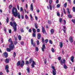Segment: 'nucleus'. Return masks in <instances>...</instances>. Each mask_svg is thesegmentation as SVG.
<instances>
[{
  "instance_id": "obj_53",
  "label": "nucleus",
  "mask_w": 75,
  "mask_h": 75,
  "mask_svg": "<svg viewBox=\"0 0 75 75\" xmlns=\"http://www.w3.org/2000/svg\"><path fill=\"white\" fill-rule=\"evenodd\" d=\"M52 68L53 69V71H54V70H55V67H54V66L52 67Z\"/></svg>"
},
{
  "instance_id": "obj_33",
  "label": "nucleus",
  "mask_w": 75,
  "mask_h": 75,
  "mask_svg": "<svg viewBox=\"0 0 75 75\" xmlns=\"http://www.w3.org/2000/svg\"><path fill=\"white\" fill-rule=\"evenodd\" d=\"M33 37H35L36 35V34L35 33H33Z\"/></svg>"
},
{
  "instance_id": "obj_38",
  "label": "nucleus",
  "mask_w": 75,
  "mask_h": 75,
  "mask_svg": "<svg viewBox=\"0 0 75 75\" xmlns=\"http://www.w3.org/2000/svg\"><path fill=\"white\" fill-rule=\"evenodd\" d=\"M36 31H37V33H40V29H37Z\"/></svg>"
},
{
  "instance_id": "obj_48",
  "label": "nucleus",
  "mask_w": 75,
  "mask_h": 75,
  "mask_svg": "<svg viewBox=\"0 0 75 75\" xmlns=\"http://www.w3.org/2000/svg\"><path fill=\"white\" fill-rule=\"evenodd\" d=\"M12 7H13L12 5H10L9 6V8H10V9L11 8H12Z\"/></svg>"
},
{
  "instance_id": "obj_29",
  "label": "nucleus",
  "mask_w": 75,
  "mask_h": 75,
  "mask_svg": "<svg viewBox=\"0 0 75 75\" xmlns=\"http://www.w3.org/2000/svg\"><path fill=\"white\" fill-rule=\"evenodd\" d=\"M8 42H11H11H12V43H13V41H11V38H10L9 40H8Z\"/></svg>"
},
{
  "instance_id": "obj_36",
  "label": "nucleus",
  "mask_w": 75,
  "mask_h": 75,
  "mask_svg": "<svg viewBox=\"0 0 75 75\" xmlns=\"http://www.w3.org/2000/svg\"><path fill=\"white\" fill-rule=\"evenodd\" d=\"M25 18H26V19H27V20L28 19V16L27 15H25Z\"/></svg>"
},
{
  "instance_id": "obj_55",
  "label": "nucleus",
  "mask_w": 75,
  "mask_h": 75,
  "mask_svg": "<svg viewBox=\"0 0 75 75\" xmlns=\"http://www.w3.org/2000/svg\"><path fill=\"white\" fill-rule=\"evenodd\" d=\"M57 8H59L60 7V5L59 4H58L57 5Z\"/></svg>"
},
{
  "instance_id": "obj_12",
  "label": "nucleus",
  "mask_w": 75,
  "mask_h": 75,
  "mask_svg": "<svg viewBox=\"0 0 75 75\" xmlns=\"http://www.w3.org/2000/svg\"><path fill=\"white\" fill-rule=\"evenodd\" d=\"M4 55L5 56V58L7 57L8 56V54L6 52H5L4 53Z\"/></svg>"
},
{
  "instance_id": "obj_61",
  "label": "nucleus",
  "mask_w": 75,
  "mask_h": 75,
  "mask_svg": "<svg viewBox=\"0 0 75 75\" xmlns=\"http://www.w3.org/2000/svg\"><path fill=\"white\" fill-rule=\"evenodd\" d=\"M63 21H64V25H65V24H66V21L65 20H64Z\"/></svg>"
},
{
  "instance_id": "obj_26",
  "label": "nucleus",
  "mask_w": 75,
  "mask_h": 75,
  "mask_svg": "<svg viewBox=\"0 0 75 75\" xmlns=\"http://www.w3.org/2000/svg\"><path fill=\"white\" fill-rule=\"evenodd\" d=\"M64 69H67V68H68L67 66L65 64H64Z\"/></svg>"
},
{
  "instance_id": "obj_58",
  "label": "nucleus",
  "mask_w": 75,
  "mask_h": 75,
  "mask_svg": "<svg viewBox=\"0 0 75 75\" xmlns=\"http://www.w3.org/2000/svg\"><path fill=\"white\" fill-rule=\"evenodd\" d=\"M59 3V1L58 0H56V3L58 4Z\"/></svg>"
},
{
  "instance_id": "obj_56",
  "label": "nucleus",
  "mask_w": 75,
  "mask_h": 75,
  "mask_svg": "<svg viewBox=\"0 0 75 75\" xmlns=\"http://www.w3.org/2000/svg\"><path fill=\"white\" fill-rule=\"evenodd\" d=\"M61 59V57H59L58 58V59L59 61H60Z\"/></svg>"
},
{
  "instance_id": "obj_4",
  "label": "nucleus",
  "mask_w": 75,
  "mask_h": 75,
  "mask_svg": "<svg viewBox=\"0 0 75 75\" xmlns=\"http://www.w3.org/2000/svg\"><path fill=\"white\" fill-rule=\"evenodd\" d=\"M52 0H50L49 1V3L50 4L49 5V6L50 9V10H52V6L51 5V4L52 3Z\"/></svg>"
},
{
  "instance_id": "obj_44",
  "label": "nucleus",
  "mask_w": 75,
  "mask_h": 75,
  "mask_svg": "<svg viewBox=\"0 0 75 75\" xmlns=\"http://www.w3.org/2000/svg\"><path fill=\"white\" fill-rule=\"evenodd\" d=\"M13 42L15 45H16V44H17V43H18V42L17 41H14Z\"/></svg>"
},
{
  "instance_id": "obj_41",
  "label": "nucleus",
  "mask_w": 75,
  "mask_h": 75,
  "mask_svg": "<svg viewBox=\"0 0 75 75\" xmlns=\"http://www.w3.org/2000/svg\"><path fill=\"white\" fill-rule=\"evenodd\" d=\"M51 50H52V52H54L55 51V50H54V48H52Z\"/></svg>"
},
{
  "instance_id": "obj_3",
  "label": "nucleus",
  "mask_w": 75,
  "mask_h": 75,
  "mask_svg": "<svg viewBox=\"0 0 75 75\" xmlns=\"http://www.w3.org/2000/svg\"><path fill=\"white\" fill-rule=\"evenodd\" d=\"M9 48L11 49V50H13V49L14 48V45L13 43H12V42L11 43V44L10 45Z\"/></svg>"
},
{
  "instance_id": "obj_10",
  "label": "nucleus",
  "mask_w": 75,
  "mask_h": 75,
  "mask_svg": "<svg viewBox=\"0 0 75 75\" xmlns=\"http://www.w3.org/2000/svg\"><path fill=\"white\" fill-rule=\"evenodd\" d=\"M41 38V34L38 33V40H40Z\"/></svg>"
},
{
  "instance_id": "obj_46",
  "label": "nucleus",
  "mask_w": 75,
  "mask_h": 75,
  "mask_svg": "<svg viewBox=\"0 0 75 75\" xmlns=\"http://www.w3.org/2000/svg\"><path fill=\"white\" fill-rule=\"evenodd\" d=\"M49 43L51 44H52V42L51 40H49Z\"/></svg>"
},
{
  "instance_id": "obj_30",
  "label": "nucleus",
  "mask_w": 75,
  "mask_h": 75,
  "mask_svg": "<svg viewBox=\"0 0 75 75\" xmlns=\"http://www.w3.org/2000/svg\"><path fill=\"white\" fill-rule=\"evenodd\" d=\"M67 12L68 14H70V12H69V9L68 8H67Z\"/></svg>"
},
{
  "instance_id": "obj_17",
  "label": "nucleus",
  "mask_w": 75,
  "mask_h": 75,
  "mask_svg": "<svg viewBox=\"0 0 75 75\" xmlns=\"http://www.w3.org/2000/svg\"><path fill=\"white\" fill-rule=\"evenodd\" d=\"M52 73L53 75H56V70H52Z\"/></svg>"
},
{
  "instance_id": "obj_52",
  "label": "nucleus",
  "mask_w": 75,
  "mask_h": 75,
  "mask_svg": "<svg viewBox=\"0 0 75 75\" xmlns=\"http://www.w3.org/2000/svg\"><path fill=\"white\" fill-rule=\"evenodd\" d=\"M16 52H13V57H16Z\"/></svg>"
},
{
  "instance_id": "obj_57",
  "label": "nucleus",
  "mask_w": 75,
  "mask_h": 75,
  "mask_svg": "<svg viewBox=\"0 0 75 75\" xmlns=\"http://www.w3.org/2000/svg\"><path fill=\"white\" fill-rule=\"evenodd\" d=\"M42 42H44V39L43 38H42Z\"/></svg>"
},
{
  "instance_id": "obj_18",
  "label": "nucleus",
  "mask_w": 75,
  "mask_h": 75,
  "mask_svg": "<svg viewBox=\"0 0 75 75\" xmlns=\"http://www.w3.org/2000/svg\"><path fill=\"white\" fill-rule=\"evenodd\" d=\"M37 23H35V27L36 29L38 28V27L37 26Z\"/></svg>"
},
{
  "instance_id": "obj_43",
  "label": "nucleus",
  "mask_w": 75,
  "mask_h": 75,
  "mask_svg": "<svg viewBox=\"0 0 75 75\" xmlns=\"http://www.w3.org/2000/svg\"><path fill=\"white\" fill-rule=\"evenodd\" d=\"M59 22L61 23L62 22V18H60L59 19Z\"/></svg>"
},
{
  "instance_id": "obj_45",
  "label": "nucleus",
  "mask_w": 75,
  "mask_h": 75,
  "mask_svg": "<svg viewBox=\"0 0 75 75\" xmlns=\"http://www.w3.org/2000/svg\"><path fill=\"white\" fill-rule=\"evenodd\" d=\"M57 16H58L59 17L60 16V14H59V13L58 12L57 13Z\"/></svg>"
},
{
  "instance_id": "obj_5",
  "label": "nucleus",
  "mask_w": 75,
  "mask_h": 75,
  "mask_svg": "<svg viewBox=\"0 0 75 75\" xmlns=\"http://www.w3.org/2000/svg\"><path fill=\"white\" fill-rule=\"evenodd\" d=\"M42 32H43V33L44 34H47V33H46V31H45V29L43 27V26H42Z\"/></svg>"
},
{
  "instance_id": "obj_25",
  "label": "nucleus",
  "mask_w": 75,
  "mask_h": 75,
  "mask_svg": "<svg viewBox=\"0 0 75 75\" xmlns=\"http://www.w3.org/2000/svg\"><path fill=\"white\" fill-rule=\"evenodd\" d=\"M11 49H10V48H7V51L8 52H10L11 51Z\"/></svg>"
},
{
  "instance_id": "obj_31",
  "label": "nucleus",
  "mask_w": 75,
  "mask_h": 75,
  "mask_svg": "<svg viewBox=\"0 0 75 75\" xmlns=\"http://www.w3.org/2000/svg\"><path fill=\"white\" fill-rule=\"evenodd\" d=\"M54 30L53 29H52L51 30V34H53L54 33Z\"/></svg>"
},
{
  "instance_id": "obj_7",
  "label": "nucleus",
  "mask_w": 75,
  "mask_h": 75,
  "mask_svg": "<svg viewBox=\"0 0 75 75\" xmlns=\"http://www.w3.org/2000/svg\"><path fill=\"white\" fill-rule=\"evenodd\" d=\"M65 60L64 59L63 60H60V63L62 65H63V64H65Z\"/></svg>"
},
{
  "instance_id": "obj_20",
  "label": "nucleus",
  "mask_w": 75,
  "mask_h": 75,
  "mask_svg": "<svg viewBox=\"0 0 75 75\" xmlns=\"http://www.w3.org/2000/svg\"><path fill=\"white\" fill-rule=\"evenodd\" d=\"M74 56H72L71 57V60L72 62H74Z\"/></svg>"
},
{
  "instance_id": "obj_54",
  "label": "nucleus",
  "mask_w": 75,
  "mask_h": 75,
  "mask_svg": "<svg viewBox=\"0 0 75 75\" xmlns=\"http://www.w3.org/2000/svg\"><path fill=\"white\" fill-rule=\"evenodd\" d=\"M17 8L18 9V10H20V8H19V6L18 5H17Z\"/></svg>"
},
{
  "instance_id": "obj_16",
  "label": "nucleus",
  "mask_w": 75,
  "mask_h": 75,
  "mask_svg": "<svg viewBox=\"0 0 75 75\" xmlns=\"http://www.w3.org/2000/svg\"><path fill=\"white\" fill-rule=\"evenodd\" d=\"M26 70L28 73H30V68L29 67H27Z\"/></svg>"
},
{
  "instance_id": "obj_19",
  "label": "nucleus",
  "mask_w": 75,
  "mask_h": 75,
  "mask_svg": "<svg viewBox=\"0 0 75 75\" xmlns=\"http://www.w3.org/2000/svg\"><path fill=\"white\" fill-rule=\"evenodd\" d=\"M20 62H21L20 61H19L17 62V66H19L20 65Z\"/></svg>"
},
{
  "instance_id": "obj_22",
  "label": "nucleus",
  "mask_w": 75,
  "mask_h": 75,
  "mask_svg": "<svg viewBox=\"0 0 75 75\" xmlns=\"http://www.w3.org/2000/svg\"><path fill=\"white\" fill-rule=\"evenodd\" d=\"M33 60V58H31L30 59L29 61V64H31L32 63V61Z\"/></svg>"
},
{
  "instance_id": "obj_13",
  "label": "nucleus",
  "mask_w": 75,
  "mask_h": 75,
  "mask_svg": "<svg viewBox=\"0 0 75 75\" xmlns=\"http://www.w3.org/2000/svg\"><path fill=\"white\" fill-rule=\"evenodd\" d=\"M10 61V59H6L5 60V62L6 63H8Z\"/></svg>"
},
{
  "instance_id": "obj_62",
  "label": "nucleus",
  "mask_w": 75,
  "mask_h": 75,
  "mask_svg": "<svg viewBox=\"0 0 75 75\" xmlns=\"http://www.w3.org/2000/svg\"><path fill=\"white\" fill-rule=\"evenodd\" d=\"M21 45H24V42H22L21 43Z\"/></svg>"
},
{
  "instance_id": "obj_1",
  "label": "nucleus",
  "mask_w": 75,
  "mask_h": 75,
  "mask_svg": "<svg viewBox=\"0 0 75 75\" xmlns=\"http://www.w3.org/2000/svg\"><path fill=\"white\" fill-rule=\"evenodd\" d=\"M12 13L14 17H16L17 16L18 18L20 19V14L19 12H18L17 8L13 7V8Z\"/></svg>"
},
{
  "instance_id": "obj_32",
  "label": "nucleus",
  "mask_w": 75,
  "mask_h": 75,
  "mask_svg": "<svg viewBox=\"0 0 75 75\" xmlns=\"http://www.w3.org/2000/svg\"><path fill=\"white\" fill-rule=\"evenodd\" d=\"M30 16L31 18V20L32 21L33 20V16H32V15L31 14L30 15Z\"/></svg>"
},
{
  "instance_id": "obj_40",
  "label": "nucleus",
  "mask_w": 75,
  "mask_h": 75,
  "mask_svg": "<svg viewBox=\"0 0 75 75\" xmlns=\"http://www.w3.org/2000/svg\"><path fill=\"white\" fill-rule=\"evenodd\" d=\"M67 3H65L64 5V6L65 7H67Z\"/></svg>"
},
{
  "instance_id": "obj_42",
  "label": "nucleus",
  "mask_w": 75,
  "mask_h": 75,
  "mask_svg": "<svg viewBox=\"0 0 75 75\" xmlns=\"http://www.w3.org/2000/svg\"><path fill=\"white\" fill-rule=\"evenodd\" d=\"M28 32L29 33H31L32 32V30L31 29H30L28 30Z\"/></svg>"
},
{
  "instance_id": "obj_28",
  "label": "nucleus",
  "mask_w": 75,
  "mask_h": 75,
  "mask_svg": "<svg viewBox=\"0 0 75 75\" xmlns=\"http://www.w3.org/2000/svg\"><path fill=\"white\" fill-rule=\"evenodd\" d=\"M25 64L26 65H28V64H30V63H29V62H28V61L26 60L25 61Z\"/></svg>"
},
{
  "instance_id": "obj_39",
  "label": "nucleus",
  "mask_w": 75,
  "mask_h": 75,
  "mask_svg": "<svg viewBox=\"0 0 75 75\" xmlns=\"http://www.w3.org/2000/svg\"><path fill=\"white\" fill-rule=\"evenodd\" d=\"M37 45H39V44H40V42H39V40H38L37 41Z\"/></svg>"
},
{
  "instance_id": "obj_21",
  "label": "nucleus",
  "mask_w": 75,
  "mask_h": 75,
  "mask_svg": "<svg viewBox=\"0 0 75 75\" xmlns=\"http://www.w3.org/2000/svg\"><path fill=\"white\" fill-rule=\"evenodd\" d=\"M31 11H33V3H32L31 4Z\"/></svg>"
},
{
  "instance_id": "obj_63",
  "label": "nucleus",
  "mask_w": 75,
  "mask_h": 75,
  "mask_svg": "<svg viewBox=\"0 0 75 75\" xmlns=\"http://www.w3.org/2000/svg\"><path fill=\"white\" fill-rule=\"evenodd\" d=\"M44 63L45 64L47 63V60L45 59L44 61Z\"/></svg>"
},
{
  "instance_id": "obj_23",
  "label": "nucleus",
  "mask_w": 75,
  "mask_h": 75,
  "mask_svg": "<svg viewBox=\"0 0 75 75\" xmlns=\"http://www.w3.org/2000/svg\"><path fill=\"white\" fill-rule=\"evenodd\" d=\"M9 67H8V65H6L5 68V69H8Z\"/></svg>"
},
{
  "instance_id": "obj_14",
  "label": "nucleus",
  "mask_w": 75,
  "mask_h": 75,
  "mask_svg": "<svg viewBox=\"0 0 75 75\" xmlns=\"http://www.w3.org/2000/svg\"><path fill=\"white\" fill-rule=\"evenodd\" d=\"M31 44L32 45H33V47H35V44H33V39H31Z\"/></svg>"
},
{
  "instance_id": "obj_37",
  "label": "nucleus",
  "mask_w": 75,
  "mask_h": 75,
  "mask_svg": "<svg viewBox=\"0 0 75 75\" xmlns=\"http://www.w3.org/2000/svg\"><path fill=\"white\" fill-rule=\"evenodd\" d=\"M9 20V19H8V18L7 17L6 18V23H8V20Z\"/></svg>"
},
{
  "instance_id": "obj_60",
  "label": "nucleus",
  "mask_w": 75,
  "mask_h": 75,
  "mask_svg": "<svg viewBox=\"0 0 75 75\" xmlns=\"http://www.w3.org/2000/svg\"><path fill=\"white\" fill-rule=\"evenodd\" d=\"M21 31L22 33H23V32H24V30H23V29H21Z\"/></svg>"
},
{
  "instance_id": "obj_35",
  "label": "nucleus",
  "mask_w": 75,
  "mask_h": 75,
  "mask_svg": "<svg viewBox=\"0 0 75 75\" xmlns=\"http://www.w3.org/2000/svg\"><path fill=\"white\" fill-rule=\"evenodd\" d=\"M48 39H46L45 40V43H46V44L47 43V42H48Z\"/></svg>"
},
{
  "instance_id": "obj_27",
  "label": "nucleus",
  "mask_w": 75,
  "mask_h": 75,
  "mask_svg": "<svg viewBox=\"0 0 75 75\" xmlns=\"http://www.w3.org/2000/svg\"><path fill=\"white\" fill-rule=\"evenodd\" d=\"M32 30L33 33H36V30H35V29H34V28H33Z\"/></svg>"
},
{
  "instance_id": "obj_34",
  "label": "nucleus",
  "mask_w": 75,
  "mask_h": 75,
  "mask_svg": "<svg viewBox=\"0 0 75 75\" xmlns=\"http://www.w3.org/2000/svg\"><path fill=\"white\" fill-rule=\"evenodd\" d=\"M18 38L19 39V40H21V36L20 35H19L18 36Z\"/></svg>"
},
{
  "instance_id": "obj_51",
  "label": "nucleus",
  "mask_w": 75,
  "mask_h": 75,
  "mask_svg": "<svg viewBox=\"0 0 75 75\" xmlns=\"http://www.w3.org/2000/svg\"><path fill=\"white\" fill-rule=\"evenodd\" d=\"M35 50H36V51H38V47H36Z\"/></svg>"
},
{
  "instance_id": "obj_6",
  "label": "nucleus",
  "mask_w": 75,
  "mask_h": 75,
  "mask_svg": "<svg viewBox=\"0 0 75 75\" xmlns=\"http://www.w3.org/2000/svg\"><path fill=\"white\" fill-rule=\"evenodd\" d=\"M35 65H36V63H35L34 61H33L31 65L32 68H34L35 67Z\"/></svg>"
},
{
  "instance_id": "obj_11",
  "label": "nucleus",
  "mask_w": 75,
  "mask_h": 75,
  "mask_svg": "<svg viewBox=\"0 0 75 75\" xmlns=\"http://www.w3.org/2000/svg\"><path fill=\"white\" fill-rule=\"evenodd\" d=\"M24 60H22V64H21V67H22L24 66Z\"/></svg>"
},
{
  "instance_id": "obj_9",
  "label": "nucleus",
  "mask_w": 75,
  "mask_h": 75,
  "mask_svg": "<svg viewBox=\"0 0 75 75\" xmlns=\"http://www.w3.org/2000/svg\"><path fill=\"white\" fill-rule=\"evenodd\" d=\"M70 42H71V43L73 42L74 41V40L72 39V37H70L69 39Z\"/></svg>"
},
{
  "instance_id": "obj_59",
  "label": "nucleus",
  "mask_w": 75,
  "mask_h": 75,
  "mask_svg": "<svg viewBox=\"0 0 75 75\" xmlns=\"http://www.w3.org/2000/svg\"><path fill=\"white\" fill-rule=\"evenodd\" d=\"M9 33H11V29H10L9 30Z\"/></svg>"
},
{
  "instance_id": "obj_2",
  "label": "nucleus",
  "mask_w": 75,
  "mask_h": 75,
  "mask_svg": "<svg viewBox=\"0 0 75 75\" xmlns=\"http://www.w3.org/2000/svg\"><path fill=\"white\" fill-rule=\"evenodd\" d=\"M10 25L11 26H12L14 28V31H16L17 30L16 27L17 25V23H16V22L14 21L13 22H10Z\"/></svg>"
},
{
  "instance_id": "obj_50",
  "label": "nucleus",
  "mask_w": 75,
  "mask_h": 75,
  "mask_svg": "<svg viewBox=\"0 0 75 75\" xmlns=\"http://www.w3.org/2000/svg\"><path fill=\"white\" fill-rule=\"evenodd\" d=\"M20 10L21 11H23V8L22 7H21Z\"/></svg>"
},
{
  "instance_id": "obj_47",
  "label": "nucleus",
  "mask_w": 75,
  "mask_h": 75,
  "mask_svg": "<svg viewBox=\"0 0 75 75\" xmlns=\"http://www.w3.org/2000/svg\"><path fill=\"white\" fill-rule=\"evenodd\" d=\"M73 10L74 11V12H75V7H73Z\"/></svg>"
},
{
  "instance_id": "obj_49",
  "label": "nucleus",
  "mask_w": 75,
  "mask_h": 75,
  "mask_svg": "<svg viewBox=\"0 0 75 75\" xmlns=\"http://www.w3.org/2000/svg\"><path fill=\"white\" fill-rule=\"evenodd\" d=\"M72 21L73 23H75V19H73L72 20Z\"/></svg>"
},
{
  "instance_id": "obj_8",
  "label": "nucleus",
  "mask_w": 75,
  "mask_h": 75,
  "mask_svg": "<svg viewBox=\"0 0 75 75\" xmlns=\"http://www.w3.org/2000/svg\"><path fill=\"white\" fill-rule=\"evenodd\" d=\"M44 49H45V45H43L42 48V51H44Z\"/></svg>"
},
{
  "instance_id": "obj_24",
  "label": "nucleus",
  "mask_w": 75,
  "mask_h": 75,
  "mask_svg": "<svg viewBox=\"0 0 75 75\" xmlns=\"http://www.w3.org/2000/svg\"><path fill=\"white\" fill-rule=\"evenodd\" d=\"M68 17L69 18H72V15H71L69 14L68 15Z\"/></svg>"
},
{
  "instance_id": "obj_15",
  "label": "nucleus",
  "mask_w": 75,
  "mask_h": 75,
  "mask_svg": "<svg viewBox=\"0 0 75 75\" xmlns=\"http://www.w3.org/2000/svg\"><path fill=\"white\" fill-rule=\"evenodd\" d=\"M59 46L60 48H62L63 46V43L62 42H60Z\"/></svg>"
},
{
  "instance_id": "obj_64",
  "label": "nucleus",
  "mask_w": 75,
  "mask_h": 75,
  "mask_svg": "<svg viewBox=\"0 0 75 75\" xmlns=\"http://www.w3.org/2000/svg\"><path fill=\"white\" fill-rule=\"evenodd\" d=\"M37 13H40V10L39 9H38L37 10Z\"/></svg>"
}]
</instances>
